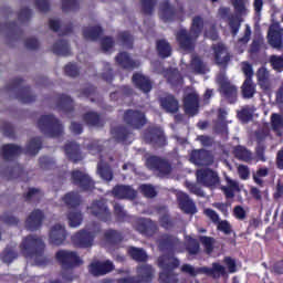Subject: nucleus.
<instances>
[{"instance_id": "43", "label": "nucleus", "mask_w": 283, "mask_h": 283, "mask_svg": "<svg viewBox=\"0 0 283 283\" xmlns=\"http://www.w3.org/2000/svg\"><path fill=\"white\" fill-rule=\"evenodd\" d=\"M233 156L243 163H250L252 160V153L242 145H237L233 149Z\"/></svg>"}, {"instance_id": "28", "label": "nucleus", "mask_w": 283, "mask_h": 283, "mask_svg": "<svg viewBox=\"0 0 283 283\" xmlns=\"http://www.w3.org/2000/svg\"><path fill=\"white\" fill-rule=\"evenodd\" d=\"M56 107L60 112H63L65 115H70L71 113H73V111H75V105L72 97L64 94H60L57 96Z\"/></svg>"}, {"instance_id": "17", "label": "nucleus", "mask_w": 283, "mask_h": 283, "mask_svg": "<svg viewBox=\"0 0 283 283\" xmlns=\"http://www.w3.org/2000/svg\"><path fill=\"white\" fill-rule=\"evenodd\" d=\"M67 231L65 230L64 226L55 224L51 228L49 233V243L51 245L60 247L64 244L65 240L67 239Z\"/></svg>"}, {"instance_id": "32", "label": "nucleus", "mask_w": 283, "mask_h": 283, "mask_svg": "<svg viewBox=\"0 0 283 283\" xmlns=\"http://www.w3.org/2000/svg\"><path fill=\"white\" fill-rule=\"evenodd\" d=\"M156 51L159 59H169L172 54V46L166 39H158L156 41Z\"/></svg>"}, {"instance_id": "8", "label": "nucleus", "mask_w": 283, "mask_h": 283, "mask_svg": "<svg viewBox=\"0 0 283 283\" xmlns=\"http://www.w3.org/2000/svg\"><path fill=\"white\" fill-rule=\"evenodd\" d=\"M143 139L145 144L151 145L153 147H166L167 145V138L164 130L156 126L145 128Z\"/></svg>"}, {"instance_id": "47", "label": "nucleus", "mask_w": 283, "mask_h": 283, "mask_svg": "<svg viewBox=\"0 0 283 283\" xmlns=\"http://www.w3.org/2000/svg\"><path fill=\"white\" fill-rule=\"evenodd\" d=\"M83 120L87 125L95 126V127H103L101 115L96 112L84 113Z\"/></svg>"}, {"instance_id": "42", "label": "nucleus", "mask_w": 283, "mask_h": 283, "mask_svg": "<svg viewBox=\"0 0 283 283\" xmlns=\"http://www.w3.org/2000/svg\"><path fill=\"white\" fill-rule=\"evenodd\" d=\"M226 181L228 187H221V191H223L226 199H233L234 192H240L239 182L226 177Z\"/></svg>"}, {"instance_id": "48", "label": "nucleus", "mask_w": 283, "mask_h": 283, "mask_svg": "<svg viewBox=\"0 0 283 283\" xmlns=\"http://www.w3.org/2000/svg\"><path fill=\"white\" fill-rule=\"evenodd\" d=\"M104 238L109 244H119L123 241L124 235L118 230L108 229L105 231Z\"/></svg>"}, {"instance_id": "4", "label": "nucleus", "mask_w": 283, "mask_h": 283, "mask_svg": "<svg viewBox=\"0 0 283 283\" xmlns=\"http://www.w3.org/2000/svg\"><path fill=\"white\" fill-rule=\"evenodd\" d=\"M55 259L60 266H62L63 271L61 273V276L63 282L66 283L73 282V280L75 279L73 276V273L69 271H72L73 269H76L84 264V261H82L77 252L64 249L59 250L55 253Z\"/></svg>"}, {"instance_id": "5", "label": "nucleus", "mask_w": 283, "mask_h": 283, "mask_svg": "<svg viewBox=\"0 0 283 283\" xmlns=\"http://www.w3.org/2000/svg\"><path fill=\"white\" fill-rule=\"evenodd\" d=\"M38 128L49 138H60L64 134L63 124L53 114L41 115Z\"/></svg>"}, {"instance_id": "60", "label": "nucleus", "mask_w": 283, "mask_h": 283, "mask_svg": "<svg viewBox=\"0 0 283 283\" xmlns=\"http://www.w3.org/2000/svg\"><path fill=\"white\" fill-rule=\"evenodd\" d=\"M157 0H142V12L145 15H153Z\"/></svg>"}, {"instance_id": "14", "label": "nucleus", "mask_w": 283, "mask_h": 283, "mask_svg": "<svg viewBox=\"0 0 283 283\" xmlns=\"http://www.w3.org/2000/svg\"><path fill=\"white\" fill-rule=\"evenodd\" d=\"M199 38L192 36V34L187 31V29H181L176 33V40L179 49L182 51H193L196 50V42Z\"/></svg>"}, {"instance_id": "16", "label": "nucleus", "mask_w": 283, "mask_h": 283, "mask_svg": "<svg viewBox=\"0 0 283 283\" xmlns=\"http://www.w3.org/2000/svg\"><path fill=\"white\" fill-rule=\"evenodd\" d=\"M95 234L86 230H81L72 237V242L76 248L88 249L93 247Z\"/></svg>"}, {"instance_id": "6", "label": "nucleus", "mask_w": 283, "mask_h": 283, "mask_svg": "<svg viewBox=\"0 0 283 283\" xmlns=\"http://www.w3.org/2000/svg\"><path fill=\"white\" fill-rule=\"evenodd\" d=\"M23 83L24 80L22 77H14L11 80L10 84L6 85V91L13 92L15 95V99H19L20 103H34L36 96L32 94L30 86H23Z\"/></svg>"}, {"instance_id": "31", "label": "nucleus", "mask_w": 283, "mask_h": 283, "mask_svg": "<svg viewBox=\"0 0 283 283\" xmlns=\"http://www.w3.org/2000/svg\"><path fill=\"white\" fill-rule=\"evenodd\" d=\"M164 76L167 80V83L174 87H178L182 84V75L178 69H165Z\"/></svg>"}, {"instance_id": "56", "label": "nucleus", "mask_w": 283, "mask_h": 283, "mask_svg": "<svg viewBox=\"0 0 283 283\" xmlns=\"http://www.w3.org/2000/svg\"><path fill=\"white\" fill-rule=\"evenodd\" d=\"M18 259V253L15 250H13V248L11 247H7L4 249V251L2 252V256L1 260L3 261V263L6 264H11L13 262V260Z\"/></svg>"}, {"instance_id": "2", "label": "nucleus", "mask_w": 283, "mask_h": 283, "mask_svg": "<svg viewBox=\"0 0 283 283\" xmlns=\"http://www.w3.org/2000/svg\"><path fill=\"white\" fill-rule=\"evenodd\" d=\"M24 259L33 261L32 265L46 266L50 260L45 256V243L41 238L28 235L20 244Z\"/></svg>"}, {"instance_id": "15", "label": "nucleus", "mask_w": 283, "mask_h": 283, "mask_svg": "<svg viewBox=\"0 0 283 283\" xmlns=\"http://www.w3.org/2000/svg\"><path fill=\"white\" fill-rule=\"evenodd\" d=\"M115 269V265L109 260L102 262V261H93L88 265V272L93 276H103L112 273Z\"/></svg>"}, {"instance_id": "55", "label": "nucleus", "mask_w": 283, "mask_h": 283, "mask_svg": "<svg viewBox=\"0 0 283 283\" xmlns=\"http://www.w3.org/2000/svg\"><path fill=\"white\" fill-rule=\"evenodd\" d=\"M186 251L190 255H197L200 252L199 241H197V239L188 237V241L186 244Z\"/></svg>"}, {"instance_id": "59", "label": "nucleus", "mask_w": 283, "mask_h": 283, "mask_svg": "<svg viewBox=\"0 0 283 283\" xmlns=\"http://www.w3.org/2000/svg\"><path fill=\"white\" fill-rule=\"evenodd\" d=\"M132 95H133L132 87L128 85H124V86L119 87L118 91L112 92L109 94V97H111V99L117 101L118 97H116V96H132Z\"/></svg>"}, {"instance_id": "34", "label": "nucleus", "mask_w": 283, "mask_h": 283, "mask_svg": "<svg viewBox=\"0 0 283 283\" xmlns=\"http://www.w3.org/2000/svg\"><path fill=\"white\" fill-rule=\"evenodd\" d=\"M115 61L124 70L133 71L137 67V63L134 60H132L129 53L127 52L118 53L115 57Z\"/></svg>"}, {"instance_id": "58", "label": "nucleus", "mask_w": 283, "mask_h": 283, "mask_svg": "<svg viewBox=\"0 0 283 283\" xmlns=\"http://www.w3.org/2000/svg\"><path fill=\"white\" fill-rule=\"evenodd\" d=\"M80 0H62V10L64 13L77 11L80 9Z\"/></svg>"}, {"instance_id": "18", "label": "nucleus", "mask_w": 283, "mask_h": 283, "mask_svg": "<svg viewBox=\"0 0 283 283\" xmlns=\"http://www.w3.org/2000/svg\"><path fill=\"white\" fill-rule=\"evenodd\" d=\"M135 230L145 237L153 238L158 227L153 220L140 218L136 220Z\"/></svg>"}, {"instance_id": "29", "label": "nucleus", "mask_w": 283, "mask_h": 283, "mask_svg": "<svg viewBox=\"0 0 283 283\" xmlns=\"http://www.w3.org/2000/svg\"><path fill=\"white\" fill-rule=\"evenodd\" d=\"M268 41L273 49L281 50L283 48V31L271 27L268 33Z\"/></svg>"}, {"instance_id": "57", "label": "nucleus", "mask_w": 283, "mask_h": 283, "mask_svg": "<svg viewBox=\"0 0 283 283\" xmlns=\"http://www.w3.org/2000/svg\"><path fill=\"white\" fill-rule=\"evenodd\" d=\"M114 216L116 222H125L128 218L127 211L124 210V207L120 203L114 205Z\"/></svg>"}, {"instance_id": "26", "label": "nucleus", "mask_w": 283, "mask_h": 283, "mask_svg": "<svg viewBox=\"0 0 283 283\" xmlns=\"http://www.w3.org/2000/svg\"><path fill=\"white\" fill-rule=\"evenodd\" d=\"M44 218L45 217L42 210H32L30 216L27 218V229L30 231H36L41 229Z\"/></svg>"}, {"instance_id": "35", "label": "nucleus", "mask_w": 283, "mask_h": 283, "mask_svg": "<svg viewBox=\"0 0 283 283\" xmlns=\"http://www.w3.org/2000/svg\"><path fill=\"white\" fill-rule=\"evenodd\" d=\"M52 51L57 56L67 57V56H70L72 54L69 41L64 40V39L57 40L54 43Z\"/></svg>"}, {"instance_id": "38", "label": "nucleus", "mask_w": 283, "mask_h": 283, "mask_svg": "<svg viewBox=\"0 0 283 283\" xmlns=\"http://www.w3.org/2000/svg\"><path fill=\"white\" fill-rule=\"evenodd\" d=\"M242 17L238 15V14H230L228 17V27L230 30V34H232V36H238L241 25H242Z\"/></svg>"}, {"instance_id": "64", "label": "nucleus", "mask_w": 283, "mask_h": 283, "mask_svg": "<svg viewBox=\"0 0 283 283\" xmlns=\"http://www.w3.org/2000/svg\"><path fill=\"white\" fill-rule=\"evenodd\" d=\"M64 73L66 76L75 78L80 75V69L75 63L70 62L64 66Z\"/></svg>"}, {"instance_id": "63", "label": "nucleus", "mask_w": 283, "mask_h": 283, "mask_svg": "<svg viewBox=\"0 0 283 283\" xmlns=\"http://www.w3.org/2000/svg\"><path fill=\"white\" fill-rule=\"evenodd\" d=\"M270 64L272 69L279 73L283 72V57L279 55H271L270 56Z\"/></svg>"}, {"instance_id": "7", "label": "nucleus", "mask_w": 283, "mask_h": 283, "mask_svg": "<svg viewBox=\"0 0 283 283\" xmlns=\"http://www.w3.org/2000/svg\"><path fill=\"white\" fill-rule=\"evenodd\" d=\"M87 209L98 221L107 224L113 222V213L104 200H93Z\"/></svg>"}, {"instance_id": "22", "label": "nucleus", "mask_w": 283, "mask_h": 283, "mask_svg": "<svg viewBox=\"0 0 283 283\" xmlns=\"http://www.w3.org/2000/svg\"><path fill=\"white\" fill-rule=\"evenodd\" d=\"M111 136H113L114 140L123 144V145H130L132 140V132L129 130V128L119 125L116 127L111 128Z\"/></svg>"}, {"instance_id": "50", "label": "nucleus", "mask_w": 283, "mask_h": 283, "mask_svg": "<svg viewBox=\"0 0 283 283\" xmlns=\"http://www.w3.org/2000/svg\"><path fill=\"white\" fill-rule=\"evenodd\" d=\"M256 93V85L253 84L252 80H244L243 84H242V96L244 98H252L253 96H255Z\"/></svg>"}, {"instance_id": "27", "label": "nucleus", "mask_w": 283, "mask_h": 283, "mask_svg": "<svg viewBox=\"0 0 283 283\" xmlns=\"http://www.w3.org/2000/svg\"><path fill=\"white\" fill-rule=\"evenodd\" d=\"M134 85L139 88L144 94H148L153 91V83L149 77L146 75H142L139 73H135L132 77Z\"/></svg>"}, {"instance_id": "61", "label": "nucleus", "mask_w": 283, "mask_h": 283, "mask_svg": "<svg viewBox=\"0 0 283 283\" xmlns=\"http://www.w3.org/2000/svg\"><path fill=\"white\" fill-rule=\"evenodd\" d=\"M201 244L203 245L206 253L210 254L213 253L214 250V238L207 237V235H200L199 237Z\"/></svg>"}, {"instance_id": "33", "label": "nucleus", "mask_w": 283, "mask_h": 283, "mask_svg": "<svg viewBox=\"0 0 283 283\" xmlns=\"http://www.w3.org/2000/svg\"><path fill=\"white\" fill-rule=\"evenodd\" d=\"M160 106L167 113L176 114L179 111V101L174 95H168L160 98Z\"/></svg>"}, {"instance_id": "44", "label": "nucleus", "mask_w": 283, "mask_h": 283, "mask_svg": "<svg viewBox=\"0 0 283 283\" xmlns=\"http://www.w3.org/2000/svg\"><path fill=\"white\" fill-rule=\"evenodd\" d=\"M190 70L193 74H207V64L199 55H195L190 62Z\"/></svg>"}, {"instance_id": "40", "label": "nucleus", "mask_w": 283, "mask_h": 283, "mask_svg": "<svg viewBox=\"0 0 283 283\" xmlns=\"http://www.w3.org/2000/svg\"><path fill=\"white\" fill-rule=\"evenodd\" d=\"M103 35V28L101 25L86 27L83 29V36L88 41H97Z\"/></svg>"}, {"instance_id": "21", "label": "nucleus", "mask_w": 283, "mask_h": 283, "mask_svg": "<svg viewBox=\"0 0 283 283\" xmlns=\"http://www.w3.org/2000/svg\"><path fill=\"white\" fill-rule=\"evenodd\" d=\"M212 51L217 65L226 66L231 61V55L223 43L212 45Z\"/></svg>"}, {"instance_id": "23", "label": "nucleus", "mask_w": 283, "mask_h": 283, "mask_svg": "<svg viewBox=\"0 0 283 283\" xmlns=\"http://www.w3.org/2000/svg\"><path fill=\"white\" fill-rule=\"evenodd\" d=\"M190 160L199 167H205V166H209L212 165L213 163V157L210 154L209 150H192L191 156H190Z\"/></svg>"}, {"instance_id": "37", "label": "nucleus", "mask_w": 283, "mask_h": 283, "mask_svg": "<svg viewBox=\"0 0 283 283\" xmlns=\"http://www.w3.org/2000/svg\"><path fill=\"white\" fill-rule=\"evenodd\" d=\"M160 17L165 22L174 21L176 17V10L170 4V1L166 0L160 3Z\"/></svg>"}, {"instance_id": "12", "label": "nucleus", "mask_w": 283, "mask_h": 283, "mask_svg": "<svg viewBox=\"0 0 283 283\" xmlns=\"http://www.w3.org/2000/svg\"><path fill=\"white\" fill-rule=\"evenodd\" d=\"M218 84H219L220 95L223 96L228 103L230 104L238 103V93H239L238 86H235L224 77L219 78Z\"/></svg>"}, {"instance_id": "10", "label": "nucleus", "mask_w": 283, "mask_h": 283, "mask_svg": "<svg viewBox=\"0 0 283 283\" xmlns=\"http://www.w3.org/2000/svg\"><path fill=\"white\" fill-rule=\"evenodd\" d=\"M123 119L124 123L130 126L133 129H143L147 124L145 113L137 109H126Z\"/></svg>"}, {"instance_id": "1", "label": "nucleus", "mask_w": 283, "mask_h": 283, "mask_svg": "<svg viewBox=\"0 0 283 283\" xmlns=\"http://www.w3.org/2000/svg\"><path fill=\"white\" fill-rule=\"evenodd\" d=\"M179 245L180 241L177 235L164 233L159 237L158 248L160 252L170 253L160 255L157 260L158 266L164 271L159 274L160 283H178V276L174 271L180 266V261L174 256V253L178 250Z\"/></svg>"}, {"instance_id": "54", "label": "nucleus", "mask_w": 283, "mask_h": 283, "mask_svg": "<svg viewBox=\"0 0 283 283\" xmlns=\"http://www.w3.org/2000/svg\"><path fill=\"white\" fill-rule=\"evenodd\" d=\"M128 254L132 256L133 260L137 262H146L148 259L145 250L139 248L128 249Z\"/></svg>"}, {"instance_id": "39", "label": "nucleus", "mask_w": 283, "mask_h": 283, "mask_svg": "<svg viewBox=\"0 0 283 283\" xmlns=\"http://www.w3.org/2000/svg\"><path fill=\"white\" fill-rule=\"evenodd\" d=\"M256 82L262 90H269L270 87V72L266 67L262 66L256 70L255 73Z\"/></svg>"}, {"instance_id": "30", "label": "nucleus", "mask_w": 283, "mask_h": 283, "mask_svg": "<svg viewBox=\"0 0 283 283\" xmlns=\"http://www.w3.org/2000/svg\"><path fill=\"white\" fill-rule=\"evenodd\" d=\"M136 274V279L139 280L140 283H149L153 282L154 279V269L151 265L142 264L137 266Z\"/></svg>"}, {"instance_id": "13", "label": "nucleus", "mask_w": 283, "mask_h": 283, "mask_svg": "<svg viewBox=\"0 0 283 283\" xmlns=\"http://www.w3.org/2000/svg\"><path fill=\"white\" fill-rule=\"evenodd\" d=\"M196 178L198 184L208 188H214L221 182L218 174L210 168L197 170Z\"/></svg>"}, {"instance_id": "3", "label": "nucleus", "mask_w": 283, "mask_h": 283, "mask_svg": "<svg viewBox=\"0 0 283 283\" xmlns=\"http://www.w3.org/2000/svg\"><path fill=\"white\" fill-rule=\"evenodd\" d=\"M42 137L36 136L30 139L27 148H23L15 144H4L0 148V156H2L3 160L12 161L18 156L24 153L27 156H36L39 151L42 149Z\"/></svg>"}, {"instance_id": "36", "label": "nucleus", "mask_w": 283, "mask_h": 283, "mask_svg": "<svg viewBox=\"0 0 283 283\" xmlns=\"http://www.w3.org/2000/svg\"><path fill=\"white\" fill-rule=\"evenodd\" d=\"M62 200L69 209H76L82 203L81 195L75 191L67 192L63 196Z\"/></svg>"}, {"instance_id": "9", "label": "nucleus", "mask_w": 283, "mask_h": 283, "mask_svg": "<svg viewBox=\"0 0 283 283\" xmlns=\"http://www.w3.org/2000/svg\"><path fill=\"white\" fill-rule=\"evenodd\" d=\"M71 179L83 192H93L95 189V181L86 172L74 170L71 172Z\"/></svg>"}, {"instance_id": "41", "label": "nucleus", "mask_w": 283, "mask_h": 283, "mask_svg": "<svg viewBox=\"0 0 283 283\" xmlns=\"http://www.w3.org/2000/svg\"><path fill=\"white\" fill-rule=\"evenodd\" d=\"M205 30V19L201 15H195L192 18L191 27H190V34L195 38H199Z\"/></svg>"}, {"instance_id": "11", "label": "nucleus", "mask_w": 283, "mask_h": 283, "mask_svg": "<svg viewBox=\"0 0 283 283\" xmlns=\"http://www.w3.org/2000/svg\"><path fill=\"white\" fill-rule=\"evenodd\" d=\"M147 168L149 170L158 172L159 177H166L171 174V165L169 161H167L164 158L157 157V156H151L147 158Z\"/></svg>"}, {"instance_id": "24", "label": "nucleus", "mask_w": 283, "mask_h": 283, "mask_svg": "<svg viewBox=\"0 0 283 283\" xmlns=\"http://www.w3.org/2000/svg\"><path fill=\"white\" fill-rule=\"evenodd\" d=\"M113 196L118 200H135L137 191L130 186L117 185L113 188Z\"/></svg>"}, {"instance_id": "19", "label": "nucleus", "mask_w": 283, "mask_h": 283, "mask_svg": "<svg viewBox=\"0 0 283 283\" xmlns=\"http://www.w3.org/2000/svg\"><path fill=\"white\" fill-rule=\"evenodd\" d=\"M184 111L188 116H196L199 112V96L196 93H188L184 97Z\"/></svg>"}, {"instance_id": "51", "label": "nucleus", "mask_w": 283, "mask_h": 283, "mask_svg": "<svg viewBox=\"0 0 283 283\" xmlns=\"http://www.w3.org/2000/svg\"><path fill=\"white\" fill-rule=\"evenodd\" d=\"M69 227L77 228L81 226L84 217L81 213V210L69 211L67 213Z\"/></svg>"}, {"instance_id": "53", "label": "nucleus", "mask_w": 283, "mask_h": 283, "mask_svg": "<svg viewBox=\"0 0 283 283\" xmlns=\"http://www.w3.org/2000/svg\"><path fill=\"white\" fill-rule=\"evenodd\" d=\"M203 275L212 276L214 273L226 275V269L220 263H212V268L202 266L201 270Z\"/></svg>"}, {"instance_id": "46", "label": "nucleus", "mask_w": 283, "mask_h": 283, "mask_svg": "<svg viewBox=\"0 0 283 283\" xmlns=\"http://www.w3.org/2000/svg\"><path fill=\"white\" fill-rule=\"evenodd\" d=\"M2 174L7 177L8 180H12V179L21 178L24 174V169H23V166H20L18 164L13 167L3 169Z\"/></svg>"}, {"instance_id": "52", "label": "nucleus", "mask_w": 283, "mask_h": 283, "mask_svg": "<svg viewBox=\"0 0 283 283\" xmlns=\"http://www.w3.org/2000/svg\"><path fill=\"white\" fill-rule=\"evenodd\" d=\"M119 43L127 50H132L134 45V38L129 31H122L117 36Z\"/></svg>"}, {"instance_id": "45", "label": "nucleus", "mask_w": 283, "mask_h": 283, "mask_svg": "<svg viewBox=\"0 0 283 283\" xmlns=\"http://www.w3.org/2000/svg\"><path fill=\"white\" fill-rule=\"evenodd\" d=\"M97 174L102 179H104L107 182H111L114 178V172L109 165L101 161L97 165Z\"/></svg>"}, {"instance_id": "20", "label": "nucleus", "mask_w": 283, "mask_h": 283, "mask_svg": "<svg viewBox=\"0 0 283 283\" xmlns=\"http://www.w3.org/2000/svg\"><path fill=\"white\" fill-rule=\"evenodd\" d=\"M177 203L179 209H181L186 214L195 216L198 212L196 203H193L188 193H177Z\"/></svg>"}, {"instance_id": "25", "label": "nucleus", "mask_w": 283, "mask_h": 283, "mask_svg": "<svg viewBox=\"0 0 283 283\" xmlns=\"http://www.w3.org/2000/svg\"><path fill=\"white\" fill-rule=\"evenodd\" d=\"M64 153L69 161L74 164L80 163L84 159L81 153V146L75 142H69L64 145Z\"/></svg>"}, {"instance_id": "62", "label": "nucleus", "mask_w": 283, "mask_h": 283, "mask_svg": "<svg viewBox=\"0 0 283 283\" xmlns=\"http://www.w3.org/2000/svg\"><path fill=\"white\" fill-rule=\"evenodd\" d=\"M140 192L148 199H154L157 196V191L153 185L143 184L140 186Z\"/></svg>"}, {"instance_id": "49", "label": "nucleus", "mask_w": 283, "mask_h": 283, "mask_svg": "<svg viewBox=\"0 0 283 283\" xmlns=\"http://www.w3.org/2000/svg\"><path fill=\"white\" fill-rule=\"evenodd\" d=\"M81 95L90 98L91 103H96L101 99L97 88L93 84H88L86 87L82 88Z\"/></svg>"}]
</instances>
